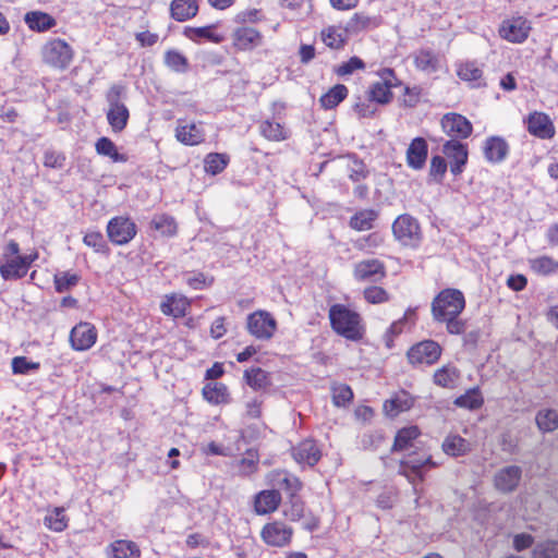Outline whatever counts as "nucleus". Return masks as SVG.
<instances>
[{"mask_svg":"<svg viewBox=\"0 0 558 558\" xmlns=\"http://www.w3.org/2000/svg\"><path fill=\"white\" fill-rule=\"evenodd\" d=\"M281 501V495L278 490H263L255 498V511L258 514L274 512Z\"/></svg>","mask_w":558,"mask_h":558,"instance_id":"bb28decb","label":"nucleus"},{"mask_svg":"<svg viewBox=\"0 0 558 558\" xmlns=\"http://www.w3.org/2000/svg\"><path fill=\"white\" fill-rule=\"evenodd\" d=\"M484 399L477 388L468 390L464 395L458 397L454 404L460 408L476 410L482 407Z\"/></svg>","mask_w":558,"mask_h":558,"instance_id":"c03bdc74","label":"nucleus"},{"mask_svg":"<svg viewBox=\"0 0 558 558\" xmlns=\"http://www.w3.org/2000/svg\"><path fill=\"white\" fill-rule=\"evenodd\" d=\"M83 242L95 250L97 253H105L107 244L104 235L98 231H89L84 235Z\"/></svg>","mask_w":558,"mask_h":558,"instance_id":"4d7b16f0","label":"nucleus"},{"mask_svg":"<svg viewBox=\"0 0 558 558\" xmlns=\"http://www.w3.org/2000/svg\"><path fill=\"white\" fill-rule=\"evenodd\" d=\"M45 525L54 531L62 532L68 526V518L64 514V508L56 507L53 508L44 519Z\"/></svg>","mask_w":558,"mask_h":558,"instance_id":"a19ab883","label":"nucleus"},{"mask_svg":"<svg viewBox=\"0 0 558 558\" xmlns=\"http://www.w3.org/2000/svg\"><path fill=\"white\" fill-rule=\"evenodd\" d=\"M368 174V170L362 160L353 158L349 165V178L353 182L364 180Z\"/></svg>","mask_w":558,"mask_h":558,"instance_id":"052dcab7","label":"nucleus"},{"mask_svg":"<svg viewBox=\"0 0 558 558\" xmlns=\"http://www.w3.org/2000/svg\"><path fill=\"white\" fill-rule=\"evenodd\" d=\"M150 227L165 236H173L178 229L174 218L166 214L154 216Z\"/></svg>","mask_w":558,"mask_h":558,"instance_id":"58836bf2","label":"nucleus"},{"mask_svg":"<svg viewBox=\"0 0 558 558\" xmlns=\"http://www.w3.org/2000/svg\"><path fill=\"white\" fill-rule=\"evenodd\" d=\"M279 486L280 488L284 489L291 497H294L295 494L301 488V482L298 477L288 475L286 473L279 474Z\"/></svg>","mask_w":558,"mask_h":558,"instance_id":"680f3d73","label":"nucleus"},{"mask_svg":"<svg viewBox=\"0 0 558 558\" xmlns=\"http://www.w3.org/2000/svg\"><path fill=\"white\" fill-rule=\"evenodd\" d=\"M522 469L518 465H507L499 469L494 475V486L504 494L512 493L519 486Z\"/></svg>","mask_w":558,"mask_h":558,"instance_id":"f8f14e48","label":"nucleus"},{"mask_svg":"<svg viewBox=\"0 0 558 558\" xmlns=\"http://www.w3.org/2000/svg\"><path fill=\"white\" fill-rule=\"evenodd\" d=\"M353 398V392L348 385H339L332 388V400L337 407L345 405Z\"/></svg>","mask_w":558,"mask_h":558,"instance_id":"bf43d9fd","label":"nucleus"},{"mask_svg":"<svg viewBox=\"0 0 558 558\" xmlns=\"http://www.w3.org/2000/svg\"><path fill=\"white\" fill-rule=\"evenodd\" d=\"M508 151L509 146L502 137L492 136L485 142L484 154L489 162H501L506 159Z\"/></svg>","mask_w":558,"mask_h":558,"instance_id":"b1692460","label":"nucleus"},{"mask_svg":"<svg viewBox=\"0 0 558 558\" xmlns=\"http://www.w3.org/2000/svg\"><path fill=\"white\" fill-rule=\"evenodd\" d=\"M365 68V63L359 57H352L347 62L342 63L338 70V75H349L352 74L355 70H363Z\"/></svg>","mask_w":558,"mask_h":558,"instance_id":"0e129e2a","label":"nucleus"},{"mask_svg":"<svg viewBox=\"0 0 558 558\" xmlns=\"http://www.w3.org/2000/svg\"><path fill=\"white\" fill-rule=\"evenodd\" d=\"M292 529L282 522H274L264 526L262 531L263 539L271 546H284L292 536Z\"/></svg>","mask_w":558,"mask_h":558,"instance_id":"2eb2a0df","label":"nucleus"},{"mask_svg":"<svg viewBox=\"0 0 558 558\" xmlns=\"http://www.w3.org/2000/svg\"><path fill=\"white\" fill-rule=\"evenodd\" d=\"M442 153L450 160V171L459 175L468 162V146L458 140H449L442 146Z\"/></svg>","mask_w":558,"mask_h":558,"instance_id":"9b49d317","label":"nucleus"},{"mask_svg":"<svg viewBox=\"0 0 558 558\" xmlns=\"http://www.w3.org/2000/svg\"><path fill=\"white\" fill-rule=\"evenodd\" d=\"M378 19L363 12L355 13L345 24V34H357L362 31L378 26Z\"/></svg>","mask_w":558,"mask_h":558,"instance_id":"7c9ffc66","label":"nucleus"},{"mask_svg":"<svg viewBox=\"0 0 558 558\" xmlns=\"http://www.w3.org/2000/svg\"><path fill=\"white\" fill-rule=\"evenodd\" d=\"M535 422L543 433H551L558 429V413L553 409H542L535 416Z\"/></svg>","mask_w":558,"mask_h":558,"instance_id":"c9c22d12","label":"nucleus"},{"mask_svg":"<svg viewBox=\"0 0 558 558\" xmlns=\"http://www.w3.org/2000/svg\"><path fill=\"white\" fill-rule=\"evenodd\" d=\"M39 364L28 361L24 356H16L12 360V369L15 374H28L31 371L38 369Z\"/></svg>","mask_w":558,"mask_h":558,"instance_id":"e2e57ef3","label":"nucleus"},{"mask_svg":"<svg viewBox=\"0 0 558 558\" xmlns=\"http://www.w3.org/2000/svg\"><path fill=\"white\" fill-rule=\"evenodd\" d=\"M420 429L417 426L403 427L398 430L392 451H403L413 447V441L420 436Z\"/></svg>","mask_w":558,"mask_h":558,"instance_id":"473e14b6","label":"nucleus"},{"mask_svg":"<svg viewBox=\"0 0 558 558\" xmlns=\"http://www.w3.org/2000/svg\"><path fill=\"white\" fill-rule=\"evenodd\" d=\"M530 29L529 22L520 16L504 21L499 34L508 41L522 43L527 38Z\"/></svg>","mask_w":558,"mask_h":558,"instance_id":"4468645a","label":"nucleus"},{"mask_svg":"<svg viewBox=\"0 0 558 558\" xmlns=\"http://www.w3.org/2000/svg\"><path fill=\"white\" fill-rule=\"evenodd\" d=\"M447 171V162L440 156H434L430 160L429 174L434 177L438 182L441 180Z\"/></svg>","mask_w":558,"mask_h":558,"instance_id":"69168bd1","label":"nucleus"},{"mask_svg":"<svg viewBox=\"0 0 558 558\" xmlns=\"http://www.w3.org/2000/svg\"><path fill=\"white\" fill-rule=\"evenodd\" d=\"M232 39L235 48L245 51L259 46L263 41V36L257 29L243 26L233 32Z\"/></svg>","mask_w":558,"mask_h":558,"instance_id":"aec40b11","label":"nucleus"},{"mask_svg":"<svg viewBox=\"0 0 558 558\" xmlns=\"http://www.w3.org/2000/svg\"><path fill=\"white\" fill-rule=\"evenodd\" d=\"M189 305L186 298L171 295L160 304V310L167 316L179 318L185 316Z\"/></svg>","mask_w":558,"mask_h":558,"instance_id":"c756f323","label":"nucleus"},{"mask_svg":"<svg viewBox=\"0 0 558 558\" xmlns=\"http://www.w3.org/2000/svg\"><path fill=\"white\" fill-rule=\"evenodd\" d=\"M465 306L463 293L457 289H445L432 302V314L435 320H444L450 316H459Z\"/></svg>","mask_w":558,"mask_h":558,"instance_id":"f03ea898","label":"nucleus"},{"mask_svg":"<svg viewBox=\"0 0 558 558\" xmlns=\"http://www.w3.org/2000/svg\"><path fill=\"white\" fill-rule=\"evenodd\" d=\"M329 319L332 329L340 336L357 341L362 339L364 328L361 316L342 304H335L329 308Z\"/></svg>","mask_w":558,"mask_h":558,"instance_id":"f257e3e1","label":"nucleus"},{"mask_svg":"<svg viewBox=\"0 0 558 558\" xmlns=\"http://www.w3.org/2000/svg\"><path fill=\"white\" fill-rule=\"evenodd\" d=\"M96 151L99 155L110 157L113 161H124L123 155L117 150L114 143L108 137H100L95 144Z\"/></svg>","mask_w":558,"mask_h":558,"instance_id":"09e8293b","label":"nucleus"},{"mask_svg":"<svg viewBox=\"0 0 558 558\" xmlns=\"http://www.w3.org/2000/svg\"><path fill=\"white\" fill-rule=\"evenodd\" d=\"M165 63L168 68L178 73H185L189 70L187 59L177 50L166 52Z\"/></svg>","mask_w":558,"mask_h":558,"instance_id":"de8ad7c7","label":"nucleus"},{"mask_svg":"<svg viewBox=\"0 0 558 558\" xmlns=\"http://www.w3.org/2000/svg\"><path fill=\"white\" fill-rule=\"evenodd\" d=\"M215 28L214 25H208L204 27H185L183 34L191 40L197 41L202 38L209 39L214 43H220L221 37L213 34L211 29Z\"/></svg>","mask_w":558,"mask_h":558,"instance_id":"49530a36","label":"nucleus"},{"mask_svg":"<svg viewBox=\"0 0 558 558\" xmlns=\"http://www.w3.org/2000/svg\"><path fill=\"white\" fill-rule=\"evenodd\" d=\"M414 65L417 70L432 74L441 68V58L430 49H420L413 53Z\"/></svg>","mask_w":558,"mask_h":558,"instance_id":"5701e85b","label":"nucleus"},{"mask_svg":"<svg viewBox=\"0 0 558 558\" xmlns=\"http://www.w3.org/2000/svg\"><path fill=\"white\" fill-rule=\"evenodd\" d=\"M284 515L291 521H299L304 515V504L292 497L290 507L284 510Z\"/></svg>","mask_w":558,"mask_h":558,"instance_id":"338daca9","label":"nucleus"},{"mask_svg":"<svg viewBox=\"0 0 558 558\" xmlns=\"http://www.w3.org/2000/svg\"><path fill=\"white\" fill-rule=\"evenodd\" d=\"M457 75L466 82H477L482 78L483 71L475 62H465L459 65Z\"/></svg>","mask_w":558,"mask_h":558,"instance_id":"3c124183","label":"nucleus"},{"mask_svg":"<svg viewBox=\"0 0 558 558\" xmlns=\"http://www.w3.org/2000/svg\"><path fill=\"white\" fill-rule=\"evenodd\" d=\"M533 558H558V542L546 541L533 549Z\"/></svg>","mask_w":558,"mask_h":558,"instance_id":"6e6d98bb","label":"nucleus"},{"mask_svg":"<svg viewBox=\"0 0 558 558\" xmlns=\"http://www.w3.org/2000/svg\"><path fill=\"white\" fill-rule=\"evenodd\" d=\"M25 23L32 31L45 32L56 25V20L48 13L31 11L25 14Z\"/></svg>","mask_w":558,"mask_h":558,"instance_id":"c85d7f7f","label":"nucleus"},{"mask_svg":"<svg viewBox=\"0 0 558 558\" xmlns=\"http://www.w3.org/2000/svg\"><path fill=\"white\" fill-rule=\"evenodd\" d=\"M414 397L409 392L401 390L390 400L385 402V410L390 416H397L400 412L410 410L414 404Z\"/></svg>","mask_w":558,"mask_h":558,"instance_id":"cd10ccee","label":"nucleus"},{"mask_svg":"<svg viewBox=\"0 0 558 558\" xmlns=\"http://www.w3.org/2000/svg\"><path fill=\"white\" fill-rule=\"evenodd\" d=\"M175 138L184 145L195 146L204 142V132L196 123H184L178 120Z\"/></svg>","mask_w":558,"mask_h":558,"instance_id":"4be33fe9","label":"nucleus"},{"mask_svg":"<svg viewBox=\"0 0 558 558\" xmlns=\"http://www.w3.org/2000/svg\"><path fill=\"white\" fill-rule=\"evenodd\" d=\"M392 233L396 240L407 246H416L421 240L420 225L410 215H401L395 220Z\"/></svg>","mask_w":558,"mask_h":558,"instance_id":"39448f33","label":"nucleus"},{"mask_svg":"<svg viewBox=\"0 0 558 558\" xmlns=\"http://www.w3.org/2000/svg\"><path fill=\"white\" fill-rule=\"evenodd\" d=\"M435 468L437 463L433 461L430 456L416 458L413 456H409L408 459L401 461L400 464V474L404 475L414 486V480L412 475L418 477L420 482L423 481L422 468L423 466Z\"/></svg>","mask_w":558,"mask_h":558,"instance_id":"6ab92c4d","label":"nucleus"},{"mask_svg":"<svg viewBox=\"0 0 558 558\" xmlns=\"http://www.w3.org/2000/svg\"><path fill=\"white\" fill-rule=\"evenodd\" d=\"M136 225L125 217H114L107 226L109 240L116 245H124L136 235Z\"/></svg>","mask_w":558,"mask_h":558,"instance_id":"6e6552de","label":"nucleus"},{"mask_svg":"<svg viewBox=\"0 0 558 558\" xmlns=\"http://www.w3.org/2000/svg\"><path fill=\"white\" fill-rule=\"evenodd\" d=\"M529 132L539 138H551L555 128L549 117L544 112H532L526 119Z\"/></svg>","mask_w":558,"mask_h":558,"instance_id":"dca6fc26","label":"nucleus"},{"mask_svg":"<svg viewBox=\"0 0 558 558\" xmlns=\"http://www.w3.org/2000/svg\"><path fill=\"white\" fill-rule=\"evenodd\" d=\"M204 162L206 172L215 175L227 167L228 157L222 154L211 153L206 156Z\"/></svg>","mask_w":558,"mask_h":558,"instance_id":"8fccbe9b","label":"nucleus"},{"mask_svg":"<svg viewBox=\"0 0 558 558\" xmlns=\"http://www.w3.org/2000/svg\"><path fill=\"white\" fill-rule=\"evenodd\" d=\"M365 300L372 304H380L389 300V295L385 289L377 286L368 287L363 292Z\"/></svg>","mask_w":558,"mask_h":558,"instance_id":"13d9d810","label":"nucleus"},{"mask_svg":"<svg viewBox=\"0 0 558 558\" xmlns=\"http://www.w3.org/2000/svg\"><path fill=\"white\" fill-rule=\"evenodd\" d=\"M322 39L326 46L332 49H339L345 43V36L343 33L333 26H330L322 32Z\"/></svg>","mask_w":558,"mask_h":558,"instance_id":"864d4df0","label":"nucleus"},{"mask_svg":"<svg viewBox=\"0 0 558 558\" xmlns=\"http://www.w3.org/2000/svg\"><path fill=\"white\" fill-rule=\"evenodd\" d=\"M204 398L214 404L225 403L228 400V389L223 384H207L203 388Z\"/></svg>","mask_w":558,"mask_h":558,"instance_id":"ea45409f","label":"nucleus"},{"mask_svg":"<svg viewBox=\"0 0 558 558\" xmlns=\"http://www.w3.org/2000/svg\"><path fill=\"white\" fill-rule=\"evenodd\" d=\"M390 77H393L391 69H385L381 72L383 81L374 83L368 90V99L377 104H388L392 98Z\"/></svg>","mask_w":558,"mask_h":558,"instance_id":"a211bd4d","label":"nucleus"},{"mask_svg":"<svg viewBox=\"0 0 558 558\" xmlns=\"http://www.w3.org/2000/svg\"><path fill=\"white\" fill-rule=\"evenodd\" d=\"M348 96V88L342 84H338L330 88L326 94H324L319 102L325 109H333L337 107L342 100Z\"/></svg>","mask_w":558,"mask_h":558,"instance_id":"e433bc0d","label":"nucleus"},{"mask_svg":"<svg viewBox=\"0 0 558 558\" xmlns=\"http://www.w3.org/2000/svg\"><path fill=\"white\" fill-rule=\"evenodd\" d=\"M353 276L357 281L377 282L386 277V267L377 258L364 259L354 265Z\"/></svg>","mask_w":558,"mask_h":558,"instance_id":"9d476101","label":"nucleus"},{"mask_svg":"<svg viewBox=\"0 0 558 558\" xmlns=\"http://www.w3.org/2000/svg\"><path fill=\"white\" fill-rule=\"evenodd\" d=\"M26 274L22 256L9 258L5 264L0 265V275L4 280L21 279Z\"/></svg>","mask_w":558,"mask_h":558,"instance_id":"72a5a7b5","label":"nucleus"},{"mask_svg":"<svg viewBox=\"0 0 558 558\" xmlns=\"http://www.w3.org/2000/svg\"><path fill=\"white\" fill-rule=\"evenodd\" d=\"M125 94V87L121 84H113L107 92L106 99L109 105L107 120L113 132H121L125 129L130 113L126 106L121 101Z\"/></svg>","mask_w":558,"mask_h":558,"instance_id":"7ed1b4c3","label":"nucleus"},{"mask_svg":"<svg viewBox=\"0 0 558 558\" xmlns=\"http://www.w3.org/2000/svg\"><path fill=\"white\" fill-rule=\"evenodd\" d=\"M441 447L444 452L451 457L464 456L471 450L470 442L459 435H448Z\"/></svg>","mask_w":558,"mask_h":558,"instance_id":"2f4dec72","label":"nucleus"},{"mask_svg":"<svg viewBox=\"0 0 558 558\" xmlns=\"http://www.w3.org/2000/svg\"><path fill=\"white\" fill-rule=\"evenodd\" d=\"M140 556L141 550L137 544L128 539L114 541L107 548L108 558H138Z\"/></svg>","mask_w":558,"mask_h":558,"instance_id":"393cba45","label":"nucleus"},{"mask_svg":"<svg viewBox=\"0 0 558 558\" xmlns=\"http://www.w3.org/2000/svg\"><path fill=\"white\" fill-rule=\"evenodd\" d=\"M198 12L196 0H172L170 4L171 17L178 22H184L194 17Z\"/></svg>","mask_w":558,"mask_h":558,"instance_id":"a878e982","label":"nucleus"},{"mask_svg":"<svg viewBox=\"0 0 558 558\" xmlns=\"http://www.w3.org/2000/svg\"><path fill=\"white\" fill-rule=\"evenodd\" d=\"M80 281V276L69 271L54 275V288L59 293H63L75 287Z\"/></svg>","mask_w":558,"mask_h":558,"instance_id":"603ef678","label":"nucleus"},{"mask_svg":"<svg viewBox=\"0 0 558 558\" xmlns=\"http://www.w3.org/2000/svg\"><path fill=\"white\" fill-rule=\"evenodd\" d=\"M427 155V142L423 137H415L408 147L407 163L410 168L420 170L425 166Z\"/></svg>","mask_w":558,"mask_h":558,"instance_id":"412c9836","label":"nucleus"},{"mask_svg":"<svg viewBox=\"0 0 558 558\" xmlns=\"http://www.w3.org/2000/svg\"><path fill=\"white\" fill-rule=\"evenodd\" d=\"M73 54L71 46L60 38L49 40L43 47L44 61L56 69H66L72 62Z\"/></svg>","mask_w":558,"mask_h":558,"instance_id":"20e7f679","label":"nucleus"},{"mask_svg":"<svg viewBox=\"0 0 558 558\" xmlns=\"http://www.w3.org/2000/svg\"><path fill=\"white\" fill-rule=\"evenodd\" d=\"M97 340V331L89 323H80L70 333V342L74 350L85 351L92 348Z\"/></svg>","mask_w":558,"mask_h":558,"instance_id":"ddd939ff","label":"nucleus"},{"mask_svg":"<svg viewBox=\"0 0 558 558\" xmlns=\"http://www.w3.org/2000/svg\"><path fill=\"white\" fill-rule=\"evenodd\" d=\"M440 322L447 324V330L451 335H461L465 331V323L458 319V316H450Z\"/></svg>","mask_w":558,"mask_h":558,"instance_id":"774afa93","label":"nucleus"},{"mask_svg":"<svg viewBox=\"0 0 558 558\" xmlns=\"http://www.w3.org/2000/svg\"><path fill=\"white\" fill-rule=\"evenodd\" d=\"M530 266L534 272L543 276L558 271V262L549 256H539L530 259Z\"/></svg>","mask_w":558,"mask_h":558,"instance_id":"79ce46f5","label":"nucleus"},{"mask_svg":"<svg viewBox=\"0 0 558 558\" xmlns=\"http://www.w3.org/2000/svg\"><path fill=\"white\" fill-rule=\"evenodd\" d=\"M459 379V371L452 365H445L434 374V383L444 388H453Z\"/></svg>","mask_w":558,"mask_h":558,"instance_id":"f704fd0d","label":"nucleus"},{"mask_svg":"<svg viewBox=\"0 0 558 558\" xmlns=\"http://www.w3.org/2000/svg\"><path fill=\"white\" fill-rule=\"evenodd\" d=\"M259 129L262 135L269 141L279 142L287 138V132L284 128L278 122L266 120L260 123Z\"/></svg>","mask_w":558,"mask_h":558,"instance_id":"a18cd8bd","label":"nucleus"},{"mask_svg":"<svg viewBox=\"0 0 558 558\" xmlns=\"http://www.w3.org/2000/svg\"><path fill=\"white\" fill-rule=\"evenodd\" d=\"M277 328L276 319L267 311H256L247 317V330L257 339H270Z\"/></svg>","mask_w":558,"mask_h":558,"instance_id":"423d86ee","label":"nucleus"},{"mask_svg":"<svg viewBox=\"0 0 558 558\" xmlns=\"http://www.w3.org/2000/svg\"><path fill=\"white\" fill-rule=\"evenodd\" d=\"M292 456L299 464L314 466L322 458V451L314 440L306 439L292 449Z\"/></svg>","mask_w":558,"mask_h":558,"instance_id":"f3484780","label":"nucleus"},{"mask_svg":"<svg viewBox=\"0 0 558 558\" xmlns=\"http://www.w3.org/2000/svg\"><path fill=\"white\" fill-rule=\"evenodd\" d=\"M440 123L442 131L452 140L468 138L473 131L472 123L465 117L454 112L446 113Z\"/></svg>","mask_w":558,"mask_h":558,"instance_id":"1a4fd4ad","label":"nucleus"},{"mask_svg":"<svg viewBox=\"0 0 558 558\" xmlns=\"http://www.w3.org/2000/svg\"><path fill=\"white\" fill-rule=\"evenodd\" d=\"M441 355V347L434 340L421 341L408 351V360L412 365H433Z\"/></svg>","mask_w":558,"mask_h":558,"instance_id":"0eeeda50","label":"nucleus"},{"mask_svg":"<svg viewBox=\"0 0 558 558\" xmlns=\"http://www.w3.org/2000/svg\"><path fill=\"white\" fill-rule=\"evenodd\" d=\"M244 378L246 384L255 390L265 389L270 384L267 372L259 367L246 369Z\"/></svg>","mask_w":558,"mask_h":558,"instance_id":"37998d69","label":"nucleus"},{"mask_svg":"<svg viewBox=\"0 0 558 558\" xmlns=\"http://www.w3.org/2000/svg\"><path fill=\"white\" fill-rule=\"evenodd\" d=\"M384 238L378 232H373L366 236H362L354 242V247L360 251L371 252L373 248L380 246Z\"/></svg>","mask_w":558,"mask_h":558,"instance_id":"5fc2aeb1","label":"nucleus"},{"mask_svg":"<svg viewBox=\"0 0 558 558\" xmlns=\"http://www.w3.org/2000/svg\"><path fill=\"white\" fill-rule=\"evenodd\" d=\"M378 214L374 209H364L356 213L350 219V227L357 231H365L373 228L374 221L377 219Z\"/></svg>","mask_w":558,"mask_h":558,"instance_id":"4c0bfd02","label":"nucleus"}]
</instances>
